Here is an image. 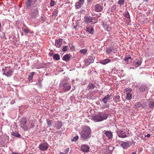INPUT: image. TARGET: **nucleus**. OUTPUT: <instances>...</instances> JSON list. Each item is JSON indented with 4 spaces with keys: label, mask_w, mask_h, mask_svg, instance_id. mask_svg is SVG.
Returning a JSON list of instances; mask_svg holds the SVG:
<instances>
[{
    "label": "nucleus",
    "mask_w": 154,
    "mask_h": 154,
    "mask_svg": "<svg viewBox=\"0 0 154 154\" xmlns=\"http://www.w3.org/2000/svg\"><path fill=\"white\" fill-rule=\"evenodd\" d=\"M91 130L89 126H84L80 133L81 137L84 140H86L88 137H91Z\"/></svg>",
    "instance_id": "obj_1"
},
{
    "label": "nucleus",
    "mask_w": 154,
    "mask_h": 154,
    "mask_svg": "<svg viewBox=\"0 0 154 154\" xmlns=\"http://www.w3.org/2000/svg\"><path fill=\"white\" fill-rule=\"evenodd\" d=\"M108 115L104 113H100L92 117V119L96 122H100L107 119Z\"/></svg>",
    "instance_id": "obj_2"
},
{
    "label": "nucleus",
    "mask_w": 154,
    "mask_h": 154,
    "mask_svg": "<svg viewBox=\"0 0 154 154\" xmlns=\"http://www.w3.org/2000/svg\"><path fill=\"white\" fill-rule=\"evenodd\" d=\"M128 129L127 128L118 129L117 131V133L119 137L125 138L127 137V135L128 134Z\"/></svg>",
    "instance_id": "obj_3"
},
{
    "label": "nucleus",
    "mask_w": 154,
    "mask_h": 154,
    "mask_svg": "<svg viewBox=\"0 0 154 154\" xmlns=\"http://www.w3.org/2000/svg\"><path fill=\"white\" fill-rule=\"evenodd\" d=\"M2 71H4L3 74L8 77H10L13 73V71L8 67H5V69H3Z\"/></svg>",
    "instance_id": "obj_4"
},
{
    "label": "nucleus",
    "mask_w": 154,
    "mask_h": 154,
    "mask_svg": "<svg viewBox=\"0 0 154 154\" xmlns=\"http://www.w3.org/2000/svg\"><path fill=\"white\" fill-rule=\"evenodd\" d=\"M49 146V145L46 142H45L39 144V148L42 151H46L48 148Z\"/></svg>",
    "instance_id": "obj_5"
},
{
    "label": "nucleus",
    "mask_w": 154,
    "mask_h": 154,
    "mask_svg": "<svg viewBox=\"0 0 154 154\" xmlns=\"http://www.w3.org/2000/svg\"><path fill=\"white\" fill-rule=\"evenodd\" d=\"M26 120L25 118H23L20 122V127L24 130L27 131L28 129V127L26 125Z\"/></svg>",
    "instance_id": "obj_6"
},
{
    "label": "nucleus",
    "mask_w": 154,
    "mask_h": 154,
    "mask_svg": "<svg viewBox=\"0 0 154 154\" xmlns=\"http://www.w3.org/2000/svg\"><path fill=\"white\" fill-rule=\"evenodd\" d=\"M38 14V11L37 9L32 10L30 14V15L32 18H35Z\"/></svg>",
    "instance_id": "obj_7"
},
{
    "label": "nucleus",
    "mask_w": 154,
    "mask_h": 154,
    "mask_svg": "<svg viewBox=\"0 0 154 154\" xmlns=\"http://www.w3.org/2000/svg\"><path fill=\"white\" fill-rule=\"evenodd\" d=\"M85 2V0H79V1L75 3V7L76 9H79L81 7Z\"/></svg>",
    "instance_id": "obj_8"
},
{
    "label": "nucleus",
    "mask_w": 154,
    "mask_h": 154,
    "mask_svg": "<svg viewBox=\"0 0 154 154\" xmlns=\"http://www.w3.org/2000/svg\"><path fill=\"white\" fill-rule=\"evenodd\" d=\"M103 9L102 5L97 4L95 6V11L99 12L101 11Z\"/></svg>",
    "instance_id": "obj_9"
},
{
    "label": "nucleus",
    "mask_w": 154,
    "mask_h": 154,
    "mask_svg": "<svg viewBox=\"0 0 154 154\" xmlns=\"http://www.w3.org/2000/svg\"><path fill=\"white\" fill-rule=\"evenodd\" d=\"M86 31L92 34L94 32L93 27L91 25H88L86 26Z\"/></svg>",
    "instance_id": "obj_10"
},
{
    "label": "nucleus",
    "mask_w": 154,
    "mask_h": 154,
    "mask_svg": "<svg viewBox=\"0 0 154 154\" xmlns=\"http://www.w3.org/2000/svg\"><path fill=\"white\" fill-rule=\"evenodd\" d=\"M94 61V60L92 57H90L85 60V63L86 65L88 66L91 63H92Z\"/></svg>",
    "instance_id": "obj_11"
},
{
    "label": "nucleus",
    "mask_w": 154,
    "mask_h": 154,
    "mask_svg": "<svg viewBox=\"0 0 154 154\" xmlns=\"http://www.w3.org/2000/svg\"><path fill=\"white\" fill-rule=\"evenodd\" d=\"M55 124L54 125V127H56L57 129L60 128L62 126V123L61 121H57L54 122Z\"/></svg>",
    "instance_id": "obj_12"
},
{
    "label": "nucleus",
    "mask_w": 154,
    "mask_h": 154,
    "mask_svg": "<svg viewBox=\"0 0 154 154\" xmlns=\"http://www.w3.org/2000/svg\"><path fill=\"white\" fill-rule=\"evenodd\" d=\"M63 89L65 91H68L71 88L70 85H68L67 83H64L63 85Z\"/></svg>",
    "instance_id": "obj_13"
},
{
    "label": "nucleus",
    "mask_w": 154,
    "mask_h": 154,
    "mask_svg": "<svg viewBox=\"0 0 154 154\" xmlns=\"http://www.w3.org/2000/svg\"><path fill=\"white\" fill-rule=\"evenodd\" d=\"M112 96V95H106L102 99V101L105 104H106L108 101L109 100L110 98Z\"/></svg>",
    "instance_id": "obj_14"
},
{
    "label": "nucleus",
    "mask_w": 154,
    "mask_h": 154,
    "mask_svg": "<svg viewBox=\"0 0 154 154\" xmlns=\"http://www.w3.org/2000/svg\"><path fill=\"white\" fill-rule=\"evenodd\" d=\"M81 149L83 151L87 152L89 149V147L86 145H83L81 146Z\"/></svg>",
    "instance_id": "obj_15"
},
{
    "label": "nucleus",
    "mask_w": 154,
    "mask_h": 154,
    "mask_svg": "<svg viewBox=\"0 0 154 154\" xmlns=\"http://www.w3.org/2000/svg\"><path fill=\"white\" fill-rule=\"evenodd\" d=\"M62 39H60L55 41V45L57 47L59 48L62 44Z\"/></svg>",
    "instance_id": "obj_16"
},
{
    "label": "nucleus",
    "mask_w": 154,
    "mask_h": 154,
    "mask_svg": "<svg viewBox=\"0 0 154 154\" xmlns=\"http://www.w3.org/2000/svg\"><path fill=\"white\" fill-rule=\"evenodd\" d=\"M133 63L137 67H138L141 65L142 62L141 60L136 59L134 61H133Z\"/></svg>",
    "instance_id": "obj_17"
},
{
    "label": "nucleus",
    "mask_w": 154,
    "mask_h": 154,
    "mask_svg": "<svg viewBox=\"0 0 154 154\" xmlns=\"http://www.w3.org/2000/svg\"><path fill=\"white\" fill-rule=\"evenodd\" d=\"M111 60L109 59H106L103 60H101L100 62V63L103 65H105L109 63L110 62Z\"/></svg>",
    "instance_id": "obj_18"
},
{
    "label": "nucleus",
    "mask_w": 154,
    "mask_h": 154,
    "mask_svg": "<svg viewBox=\"0 0 154 154\" xmlns=\"http://www.w3.org/2000/svg\"><path fill=\"white\" fill-rule=\"evenodd\" d=\"M106 53L109 54H110L112 52L113 53H115L114 48L113 47H110L108 48H106Z\"/></svg>",
    "instance_id": "obj_19"
},
{
    "label": "nucleus",
    "mask_w": 154,
    "mask_h": 154,
    "mask_svg": "<svg viewBox=\"0 0 154 154\" xmlns=\"http://www.w3.org/2000/svg\"><path fill=\"white\" fill-rule=\"evenodd\" d=\"M149 108H152L154 107V101L153 99H151L149 100V102L148 104Z\"/></svg>",
    "instance_id": "obj_20"
},
{
    "label": "nucleus",
    "mask_w": 154,
    "mask_h": 154,
    "mask_svg": "<svg viewBox=\"0 0 154 154\" xmlns=\"http://www.w3.org/2000/svg\"><path fill=\"white\" fill-rule=\"evenodd\" d=\"M124 60L127 63V64L130 63L132 61L131 57H125L124 59Z\"/></svg>",
    "instance_id": "obj_21"
},
{
    "label": "nucleus",
    "mask_w": 154,
    "mask_h": 154,
    "mask_svg": "<svg viewBox=\"0 0 154 154\" xmlns=\"http://www.w3.org/2000/svg\"><path fill=\"white\" fill-rule=\"evenodd\" d=\"M70 57L68 54H66L63 57V60L66 61H68L69 60Z\"/></svg>",
    "instance_id": "obj_22"
},
{
    "label": "nucleus",
    "mask_w": 154,
    "mask_h": 154,
    "mask_svg": "<svg viewBox=\"0 0 154 154\" xmlns=\"http://www.w3.org/2000/svg\"><path fill=\"white\" fill-rule=\"evenodd\" d=\"M125 149H127L129 146V143L127 142H124L121 145Z\"/></svg>",
    "instance_id": "obj_23"
},
{
    "label": "nucleus",
    "mask_w": 154,
    "mask_h": 154,
    "mask_svg": "<svg viewBox=\"0 0 154 154\" xmlns=\"http://www.w3.org/2000/svg\"><path fill=\"white\" fill-rule=\"evenodd\" d=\"M147 88L146 86L143 85H142L139 87V90L140 91L143 92Z\"/></svg>",
    "instance_id": "obj_24"
},
{
    "label": "nucleus",
    "mask_w": 154,
    "mask_h": 154,
    "mask_svg": "<svg viewBox=\"0 0 154 154\" xmlns=\"http://www.w3.org/2000/svg\"><path fill=\"white\" fill-rule=\"evenodd\" d=\"M95 88V85L91 83L89 84L88 87V90H92Z\"/></svg>",
    "instance_id": "obj_25"
},
{
    "label": "nucleus",
    "mask_w": 154,
    "mask_h": 154,
    "mask_svg": "<svg viewBox=\"0 0 154 154\" xmlns=\"http://www.w3.org/2000/svg\"><path fill=\"white\" fill-rule=\"evenodd\" d=\"M97 21V18L95 17H91V23L92 24H95L96 23Z\"/></svg>",
    "instance_id": "obj_26"
},
{
    "label": "nucleus",
    "mask_w": 154,
    "mask_h": 154,
    "mask_svg": "<svg viewBox=\"0 0 154 154\" xmlns=\"http://www.w3.org/2000/svg\"><path fill=\"white\" fill-rule=\"evenodd\" d=\"M105 134L110 139L112 137V134L111 132L107 131L105 132Z\"/></svg>",
    "instance_id": "obj_27"
},
{
    "label": "nucleus",
    "mask_w": 154,
    "mask_h": 154,
    "mask_svg": "<svg viewBox=\"0 0 154 154\" xmlns=\"http://www.w3.org/2000/svg\"><path fill=\"white\" fill-rule=\"evenodd\" d=\"M126 99L127 100H131L132 98V94L129 93H128L126 94Z\"/></svg>",
    "instance_id": "obj_28"
},
{
    "label": "nucleus",
    "mask_w": 154,
    "mask_h": 154,
    "mask_svg": "<svg viewBox=\"0 0 154 154\" xmlns=\"http://www.w3.org/2000/svg\"><path fill=\"white\" fill-rule=\"evenodd\" d=\"M34 73V72H31L30 73V75L28 77V79L29 82H32V78Z\"/></svg>",
    "instance_id": "obj_29"
},
{
    "label": "nucleus",
    "mask_w": 154,
    "mask_h": 154,
    "mask_svg": "<svg viewBox=\"0 0 154 154\" xmlns=\"http://www.w3.org/2000/svg\"><path fill=\"white\" fill-rule=\"evenodd\" d=\"M103 28H104V30H106L107 31H109L108 26L106 23H104L103 24Z\"/></svg>",
    "instance_id": "obj_30"
},
{
    "label": "nucleus",
    "mask_w": 154,
    "mask_h": 154,
    "mask_svg": "<svg viewBox=\"0 0 154 154\" xmlns=\"http://www.w3.org/2000/svg\"><path fill=\"white\" fill-rule=\"evenodd\" d=\"M85 22L86 23H91V18L87 17L85 18Z\"/></svg>",
    "instance_id": "obj_31"
},
{
    "label": "nucleus",
    "mask_w": 154,
    "mask_h": 154,
    "mask_svg": "<svg viewBox=\"0 0 154 154\" xmlns=\"http://www.w3.org/2000/svg\"><path fill=\"white\" fill-rule=\"evenodd\" d=\"M53 57L56 60H59L60 59L59 55L57 54H55L53 55Z\"/></svg>",
    "instance_id": "obj_32"
},
{
    "label": "nucleus",
    "mask_w": 154,
    "mask_h": 154,
    "mask_svg": "<svg viewBox=\"0 0 154 154\" xmlns=\"http://www.w3.org/2000/svg\"><path fill=\"white\" fill-rule=\"evenodd\" d=\"M142 106V104L140 102H137L135 103V106L136 108L140 107Z\"/></svg>",
    "instance_id": "obj_33"
},
{
    "label": "nucleus",
    "mask_w": 154,
    "mask_h": 154,
    "mask_svg": "<svg viewBox=\"0 0 154 154\" xmlns=\"http://www.w3.org/2000/svg\"><path fill=\"white\" fill-rule=\"evenodd\" d=\"M11 134L12 135L15 136L16 137H19L20 136V135L18 132H12Z\"/></svg>",
    "instance_id": "obj_34"
},
{
    "label": "nucleus",
    "mask_w": 154,
    "mask_h": 154,
    "mask_svg": "<svg viewBox=\"0 0 154 154\" xmlns=\"http://www.w3.org/2000/svg\"><path fill=\"white\" fill-rule=\"evenodd\" d=\"M32 1V0H27V2H26V5L30 7L31 6V3Z\"/></svg>",
    "instance_id": "obj_35"
},
{
    "label": "nucleus",
    "mask_w": 154,
    "mask_h": 154,
    "mask_svg": "<svg viewBox=\"0 0 154 154\" xmlns=\"http://www.w3.org/2000/svg\"><path fill=\"white\" fill-rule=\"evenodd\" d=\"M47 125L51 127L52 126V121L49 119L47 120Z\"/></svg>",
    "instance_id": "obj_36"
},
{
    "label": "nucleus",
    "mask_w": 154,
    "mask_h": 154,
    "mask_svg": "<svg viewBox=\"0 0 154 154\" xmlns=\"http://www.w3.org/2000/svg\"><path fill=\"white\" fill-rule=\"evenodd\" d=\"M87 51V50L86 49H82L80 50V52L82 54H85Z\"/></svg>",
    "instance_id": "obj_37"
},
{
    "label": "nucleus",
    "mask_w": 154,
    "mask_h": 154,
    "mask_svg": "<svg viewBox=\"0 0 154 154\" xmlns=\"http://www.w3.org/2000/svg\"><path fill=\"white\" fill-rule=\"evenodd\" d=\"M23 30L26 33H29V31H30L28 29V28H23Z\"/></svg>",
    "instance_id": "obj_38"
},
{
    "label": "nucleus",
    "mask_w": 154,
    "mask_h": 154,
    "mask_svg": "<svg viewBox=\"0 0 154 154\" xmlns=\"http://www.w3.org/2000/svg\"><path fill=\"white\" fill-rule=\"evenodd\" d=\"M79 138V136H76L75 137H74L73 139H72L71 140L72 141H76L78 140Z\"/></svg>",
    "instance_id": "obj_39"
},
{
    "label": "nucleus",
    "mask_w": 154,
    "mask_h": 154,
    "mask_svg": "<svg viewBox=\"0 0 154 154\" xmlns=\"http://www.w3.org/2000/svg\"><path fill=\"white\" fill-rule=\"evenodd\" d=\"M68 48V46H64L62 49V50L63 51H67V49Z\"/></svg>",
    "instance_id": "obj_40"
},
{
    "label": "nucleus",
    "mask_w": 154,
    "mask_h": 154,
    "mask_svg": "<svg viewBox=\"0 0 154 154\" xmlns=\"http://www.w3.org/2000/svg\"><path fill=\"white\" fill-rule=\"evenodd\" d=\"M124 0H119L118 2L119 4L121 5L124 3Z\"/></svg>",
    "instance_id": "obj_41"
},
{
    "label": "nucleus",
    "mask_w": 154,
    "mask_h": 154,
    "mask_svg": "<svg viewBox=\"0 0 154 154\" xmlns=\"http://www.w3.org/2000/svg\"><path fill=\"white\" fill-rule=\"evenodd\" d=\"M108 149L110 151H112L113 149V147L112 146H109L108 147Z\"/></svg>",
    "instance_id": "obj_42"
},
{
    "label": "nucleus",
    "mask_w": 154,
    "mask_h": 154,
    "mask_svg": "<svg viewBox=\"0 0 154 154\" xmlns=\"http://www.w3.org/2000/svg\"><path fill=\"white\" fill-rule=\"evenodd\" d=\"M125 91L126 92L130 91L131 92L132 89L131 88H126L125 89Z\"/></svg>",
    "instance_id": "obj_43"
},
{
    "label": "nucleus",
    "mask_w": 154,
    "mask_h": 154,
    "mask_svg": "<svg viewBox=\"0 0 154 154\" xmlns=\"http://www.w3.org/2000/svg\"><path fill=\"white\" fill-rule=\"evenodd\" d=\"M54 1L51 0V3H50V6H53L54 5Z\"/></svg>",
    "instance_id": "obj_44"
},
{
    "label": "nucleus",
    "mask_w": 154,
    "mask_h": 154,
    "mask_svg": "<svg viewBox=\"0 0 154 154\" xmlns=\"http://www.w3.org/2000/svg\"><path fill=\"white\" fill-rule=\"evenodd\" d=\"M34 126V124L33 122H32L31 123V128H33Z\"/></svg>",
    "instance_id": "obj_45"
},
{
    "label": "nucleus",
    "mask_w": 154,
    "mask_h": 154,
    "mask_svg": "<svg viewBox=\"0 0 154 154\" xmlns=\"http://www.w3.org/2000/svg\"><path fill=\"white\" fill-rule=\"evenodd\" d=\"M112 9L115 10L116 9V6L115 5H114L112 6Z\"/></svg>",
    "instance_id": "obj_46"
},
{
    "label": "nucleus",
    "mask_w": 154,
    "mask_h": 154,
    "mask_svg": "<svg viewBox=\"0 0 154 154\" xmlns=\"http://www.w3.org/2000/svg\"><path fill=\"white\" fill-rule=\"evenodd\" d=\"M120 97L119 95H117L116 97V98L117 100H119L120 99Z\"/></svg>",
    "instance_id": "obj_47"
},
{
    "label": "nucleus",
    "mask_w": 154,
    "mask_h": 154,
    "mask_svg": "<svg viewBox=\"0 0 154 154\" xmlns=\"http://www.w3.org/2000/svg\"><path fill=\"white\" fill-rule=\"evenodd\" d=\"M69 150V148H67L65 150V153H67V152H68Z\"/></svg>",
    "instance_id": "obj_48"
},
{
    "label": "nucleus",
    "mask_w": 154,
    "mask_h": 154,
    "mask_svg": "<svg viewBox=\"0 0 154 154\" xmlns=\"http://www.w3.org/2000/svg\"><path fill=\"white\" fill-rule=\"evenodd\" d=\"M146 137H150V134H147L146 136Z\"/></svg>",
    "instance_id": "obj_49"
},
{
    "label": "nucleus",
    "mask_w": 154,
    "mask_h": 154,
    "mask_svg": "<svg viewBox=\"0 0 154 154\" xmlns=\"http://www.w3.org/2000/svg\"><path fill=\"white\" fill-rule=\"evenodd\" d=\"M148 1V0H143L144 2H147Z\"/></svg>",
    "instance_id": "obj_50"
},
{
    "label": "nucleus",
    "mask_w": 154,
    "mask_h": 154,
    "mask_svg": "<svg viewBox=\"0 0 154 154\" xmlns=\"http://www.w3.org/2000/svg\"><path fill=\"white\" fill-rule=\"evenodd\" d=\"M60 154H65V153L63 152H61L60 153Z\"/></svg>",
    "instance_id": "obj_51"
},
{
    "label": "nucleus",
    "mask_w": 154,
    "mask_h": 154,
    "mask_svg": "<svg viewBox=\"0 0 154 154\" xmlns=\"http://www.w3.org/2000/svg\"><path fill=\"white\" fill-rule=\"evenodd\" d=\"M131 154H136V153L134 152L132 153Z\"/></svg>",
    "instance_id": "obj_52"
},
{
    "label": "nucleus",
    "mask_w": 154,
    "mask_h": 154,
    "mask_svg": "<svg viewBox=\"0 0 154 154\" xmlns=\"http://www.w3.org/2000/svg\"><path fill=\"white\" fill-rule=\"evenodd\" d=\"M74 28H75H75H76V27L75 26V27H74Z\"/></svg>",
    "instance_id": "obj_53"
}]
</instances>
